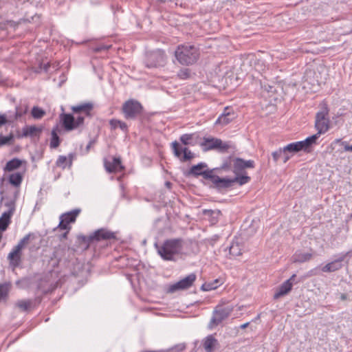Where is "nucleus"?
<instances>
[{"label":"nucleus","mask_w":352,"mask_h":352,"mask_svg":"<svg viewBox=\"0 0 352 352\" xmlns=\"http://www.w3.org/2000/svg\"><path fill=\"white\" fill-rule=\"evenodd\" d=\"M95 144V140H91L89 142V143H88V144L87 145V146H86V150H87V151H89V149H90V148H91V146L93 144Z\"/></svg>","instance_id":"5fc2aeb1"},{"label":"nucleus","mask_w":352,"mask_h":352,"mask_svg":"<svg viewBox=\"0 0 352 352\" xmlns=\"http://www.w3.org/2000/svg\"><path fill=\"white\" fill-rule=\"evenodd\" d=\"M157 1L161 3H164L166 2L168 0H157Z\"/></svg>","instance_id":"e2e57ef3"},{"label":"nucleus","mask_w":352,"mask_h":352,"mask_svg":"<svg viewBox=\"0 0 352 352\" xmlns=\"http://www.w3.org/2000/svg\"><path fill=\"white\" fill-rule=\"evenodd\" d=\"M166 63V56L164 51L162 50L147 53L144 60V65L148 69L164 67Z\"/></svg>","instance_id":"423d86ee"},{"label":"nucleus","mask_w":352,"mask_h":352,"mask_svg":"<svg viewBox=\"0 0 352 352\" xmlns=\"http://www.w3.org/2000/svg\"><path fill=\"white\" fill-rule=\"evenodd\" d=\"M57 228H59L60 230H70L72 229V227L69 225V223H67L65 221L64 219H63L60 216V222H59V224L57 226Z\"/></svg>","instance_id":"a18cd8bd"},{"label":"nucleus","mask_w":352,"mask_h":352,"mask_svg":"<svg viewBox=\"0 0 352 352\" xmlns=\"http://www.w3.org/2000/svg\"><path fill=\"white\" fill-rule=\"evenodd\" d=\"M235 175V177L234 178H221L219 177L216 189L218 190L228 189L232 187L234 183H238L240 186H242L248 183L251 180L250 177L242 175V173Z\"/></svg>","instance_id":"6e6552de"},{"label":"nucleus","mask_w":352,"mask_h":352,"mask_svg":"<svg viewBox=\"0 0 352 352\" xmlns=\"http://www.w3.org/2000/svg\"><path fill=\"white\" fill-rule=\"evenodd\" d=\"M94 241L115 239L116 233L106 228H100L92 233Z\"/></svg>","instance_id":"dca6fc26"},{"label":"nucleus","mask_w":352,"mask_h":352,"mask_svg":"<svg viewBox=\"0 0 352 352\" xmlns=\"http://www.w3.org/2000/svg\"><path fill=\"white\" fill-rule=\"evenodd\" d=\"M14 140V137L12 133L7 136H4L2 134H0V147H2L6 145H11L13 144Z\"/></svg>","instance_id":"4c0bfd02"},{"label":"nucleus","mask_w":352,"mask_h":352,"mask_svg":"<svg viewBox=\"0 0 352 352\" xmlns=\"http://www.w3.org/2000/svg\"><path fill=\"white\" fill-rule=\"evenodd\" d=\"M292 289V283H289V280L283 282L276 292L274 294V299H278L280 297L287 294Z\"/></svg>","instance_id":"393cba45"},{"label":"nucleus","mask_w":352,"mask_h":352,"mask_svg":"<svg viewBox=\"0 0 352 352\" xmlns=\"http://www.w3.org/2000/svg\"><path fill=\"white\" fill-rule=\"evenodd\" d=\"M103 48H104V47L98 48V49H96V51H97V52H100V51H101V50H102V49H103Z\"/></svg>","instance_id":"69168bd1"},{"label":"nucleus","mask_w":352,"mask_h":352,"mask_svg":"<svg viewBox=\"0 0 352 352\" xmlns=\"http://www.w3.org/2000/svg\"><path fill=\"white\" fill-rule=\"evenodd\" d=\"M2 77H3L2 73L0 72V85H1L4 84V81L2 80Z\"/></svg>","instance_id":"680f3d73"},{"label":"nucleus","mask_w":352,"mask_h":352,"mask_svg":"<svg viewBox=\"0 0 352 352\" xmlns=\"http://www.w3.org/2000/svg\"><path fill=\"white\" fill-rule=\"evenodd\" d=\"M218 345L219 342L214 338V335L208 336L203 342V346L206 352H213Z\"/></svg>","instance_id":"5701e85b"},{"label":"nucleus","mask_w":352,"mask_h":352,"mask_svg":"<svg viewBox=\"0 0 352 352\" xmlns=\"http://www.w3.org/2000/svg\"><path fill=\"white\" fill-rule=\"evenodd\" d=\"M233 311L231 307H223L217 306L212 312V317L208 324V329H212L219 325L223 320L230 316Z\"/></svg>","instance_id":"1a4fd4ad"},{"label":"nucleus","mask_w":352,"mask_h":352,"mask_svg":"<svg viewBox=\"0 0 352 352\" xmlns=\"http://www.w3.org/2000/svg\"><path fill=\"white\" fill-rule=\"evenodd\" d=\"M70 230H65V232L64 233H63L60 236V240H63V239H67V235L69 234Z\"/></svg>","instance_id":"4d7b16f0"},{"label":"nucleus","mask_w":352,"mask_h":352,"mask_svg":"<svg viewBox=\"0 0 352 352\" xmlns=\"http://www.w3.org/2000/svg\"><path fill=\"white\" fill-rule=\"evenodd\" d=\"M305 151V147L302 145L301 141L295 142L287 144L283 148L272 153V156L274 162L277 163L279 160V156L283 155V163H287L292 156L299 151Z\"/></svg>","instance_id":"20e7f679"},{"label":"nucleus","mask_w":352,"mask_h":352,"mask_svg":"<svg viewBox=\"0 0 352 352\" xmlns=\"http://www.w3.org/2000/svg\"><path fill=\"white\" fill-rule=\"evenodd\" d=\"M144 111L142 104L134 99L125 101L122 107V112L126 120H135L141 116Z\"/></svg>","instance_id":"39448f33"},{"label":"nucleus","mask_w":352,"mask_h":352,"mask_svg":"<svg viewBox=\"0 0 352 352\" xmlns=\"http://www.w3.org/2000/svg\"><path fill=\"white\" fill-rule=\"evenodd\" d=\"M341 145L343 146L344 151L352 152V144L350 145L347 142L344 141L341 142Z\"/></svg>","instance_id":"3c124183"},{"label":"nucleus","mask_w":352,"mask_h":352,"mask_svg":"<svg viewBox=\"0 0 352 352\" xmlns=\"http://www.w3.org/2000/svg\"><path fill=\"white\" fill-rule=\"evenodd\" d=\"M104 166L106 170L109 173L122 172L124 170V166L122 164L120 157H113L112 161L104 160Z\"/></svg>","instance_id":"4468645a"},{"label":"nucleus","mask_w":352,"mask_h":352,"mask_svg":"<svg viewBox=\"0 0 352 352\" xmlns=\"http://www.w3.org/2000/svg\"><path fill=\"white\" fill-rule=\"evenodd\" d=\"M23 178V173L20 172H16L12 173L10 175L8 178L9 183L15 187H19L21 186Z\"/></svg>","instance_id":"7c9ffc66"},{"label":"nucleus","mask_w":352,"mask_h":352,"mask_svg":"<svg viewBox=\"0 0 352 352\" xmlns=\"http://www.w3.org/2000/svg\"><path fill=\"white\" fill-rule=\"evenodd\" d=\"M230 254L234 256L241 254V250L238 244L232 243L229 248Z\"/></svg>","instance_id":"37998d69"},{"label":"nucleus","mask_w":352,"mask_h":352,"mask_svg":"<svg viewBox=\"0 0 352 352\" xmlns=\"http://www.w3.org/2000/svg\"><path fill=\"white\" fill-rule=\"evenodd\" d=\"M182 239H170L164 241L162 245L155 244L157 253L164 261H175V256L182 250Z\"/></svg>","instance_id":"f257e3e1"},{"label":"nucleus","mask_w":352,"mask_h":352,"mask_svg":"<svg viewBox=\"0 0 352 352\" xmlns=\"http://www.w3.org/2000/svg\"><path fill=\"white\" fill-rule=\"evenodd\" d=\"M177 76L180 79H187L190 76V70L188 69H182L177 73Z\"/></svg>","instance_id":"49530a36"},{"label":"nucleus","mask_w":352,"mask_h":352,"mask_svg":"<svg viewBox=\"0 0 352 352\" xmlns=\"http://www.w3.org/2000/svg\"><path fill=\"white\" fill-rule=\"evenodd\" d=\"M347 254L348 253L342 254L339 258L326 264L322 267V271L323 272H333L339 270L342 267V262L344 260Z\"/></svg>","instance_id":"a211bd4d"},{"label":"nucleus","mask_w":352,"mask_h":352,"mask_svg":"<svg viewBox=\"0 0 352 352\" xmlns=\"http://www.w3.org/2000/svg\"><path fill=\"white\" fill-rule=\"evenodd\" d=\"M10 122H12L11 116L8 117L6 114H0V127Z\"/></svg>","instance_id":"de8ad7c7"},{"label":"nucleus","mask_w":352,"mask_h":352,"mask_svg":"<svg viewBox=\"0 0 352 352\" xmlns=\"http://www.w3.org/2000/svg\"><path fill=\"white\" fill-rule=\"evenodd\" d=\"M34 237V234L29 233L26 234L23 238H22L20 241L18 243V244L16 245L18 248H20L21 250H22L24 246L28 243L31 237Z\"/></svg>","instance_id":"79ce46f5"},{"label":"nucleus","mask_w":352,"mask_h":352,"mask_svg":"<svg viewBox=\"0 0 352 352\" xmlns=\"http://www.w3.org/2000/svg\"><path fill=\"white\" fill-rule=\"evenodd\" d=\"M8 260L10 265L13 268L19 267L21 262V250L20 248L14 246L8 256Z\"/></svg>","instance_id":"aec40b11"},{"label":"nucleus","mask_w":352,"mask_h":352,"mask_svg":"<svg viewBox=\"0 0 352 352\" xmlns=\"http://www.w3.org/2000/svg\"><path fill=\"white\" fill-rule=\"evenodd\" d=\"M6 206L9 207V210L4 212L0 217V231L1 232H4L7 230L8 226L11 223V217L15 210L14 202L8 203L6 204Z\"/></svg>","instance_id":"ddd939ff"},{"label":"nucleus","mask_w":352,"mask_h":352,"mask_svg":"<svg viewBox=\"0 0 352 352\" xmlns=\"http://www.w3.org/2000/svg\"><path fill=\"white\" fill-rule=\"evenodd\" d=\"M166 185L169 186V185H170V183L168 182H166Z\"/></svg>","instance_id":"338daca9"},{"label":"nucleus","mask_w":352,"mask_h":352,"mask_svg":"<svg viewBox=\"0 0 352 352\" xmlns=\"http://www.w3.org/2000/svg\"><path fill=\"white\" fill-rule=\"evenodd\" d=\"M203 214L210 218V221L212 224H215L218 221L221 212L219 210H204Z\"/></svg>","instance_id":"72a5a7b5"},{"label":"nucleus","mask_w":352,"mask_h":352,"mask_svg":"<svg viewBox=\"0 0 352 352\" xmlns=\"http://www.w3.org/2000/svg\"><path fill=\"white\" fill-rule=\"evenodd\" d=\"M280 159L283 161V155H280L279 156V160H280Z\"/></svg>","instance_id":"0e129e2a"},{"label":"nucleus","mask_w":352,"mask_h":352,"mask_svg":"<svg viewBox=\"0 0 352 352\" xmlns=\"http://www.w3.org/2000/svg\"><path fill=\"white\" fill-rule=\"evenodd\" d=\"M235 118V113L233 110L229 107H226L223 113L219 116L215 122V124L226 125Z\"/></svg>","instance_id":"f3484780"},{"label":"nucleus","mask_w":352,"mask_h":352,"mask_svg":"<svg viewBox=\"0 0 352 352\" xmlns=\"http://www.w3.org/2000/svg\"><path fill=\"white\" fill-rule=\"evenodd\" d=\"M321 134L317 133L307 138L305 140L301 141L303 146L305 147V151H307L309 148L313 145L316 144L318 139Z\"/></svg>","instance_id":"2f4dec72"},{"label":"nucleus","mask_w":352,"mask_h":352,"mask_svg":"<svg viewBox=\"0 0 352 352\" xmlns=\"http://www.w3.org/2000/svg\"><path fill=\"white\" fill-rule=\"evenodd\" d=\"M340 299L342 300H346L347 299V294H341Z\"/></svg>","instance_id":"13d9d810"},{"label":"nucleus","mask_w":352,"mask_h":352,"mask_svg":"<svg viewBox=\"0 0 352 352\" xmlns=\"http://www.w3.org/2000/svg\"><path fill=\"white\" fill-rule=\"evenodd\" d=\"M81 210L80 208L74 209L69 212L63 213L60 215V217L64 219L65 221L67 223H72L76 221L77 217L80 213Z\"/></svg>","instance_id":"cd10ccee"},{"label":"nucleus","mask_w":352,"mask_h":352,"mask_svg":"<svg viewBox=\"0 0 352 352\" xmlns=\"http://www.w3.org/2000/svg\"><path fill=\"white\" fill-rule=\"evenodd\" d=\"M74 157V153H69L68 155V158H69L68 159V167L69 168H71L72 166V161H73Z\"/></svg>","instance_id":"864d4df0"},{"label":"nucleus","mask_w":352,"mask_h":352,"mask_svg":"<svg viewBox=\"0 0 352 352\" xmlns=\"http://www.w3.org/2000/svg\"><path fill=\"white\" fill-rule=\"evenodd\" d=\"M194 157L193 153L191 152H187V153H184V155H182L181 157H179L182 162H187L190 160H192Z\"/></svg>","instance_id":"09e8293b"},{"label":"nucleus","mask_w":352,"mask_h":352,"mask_svg":"<svg viewBox=\"0 0 352 352\" xmlns=\"http://www.w3.org/2000/svg\"><path fill=\"white\" fill-rule=\"evenodd\" d=\"M221 285L219 279H215L211 282H206L201 285V290L210 291L217 289Z\"/></svg>","instance_id":"e433bc0d"},{"label":"nucleus","mask_w":352,"mask_h":352,"mask_svg":"<svg viewBox=\"0 0 352 352\" xmlns=\"http://www.w3.org/2000/svg\"><path fill=\"white\" fill-rule=\"evenodd\" d=\"M315 127L318 134H324L330 128V120L329 118V108L324 104L322 109L316 113Z\"/></svg>","instance_id":"0eeeda50"},{"label":"nucleus","mask_w":352,"mask_h":352,"mask_svg":"<svg viewBox=\"0 0 352 352\" xmlns=\"http://www.w3.org/2000/svg\"><path fill=\"white\" fill-rule=\"evenodd\" d=\"M195 133H185L180 136L179 140L184 145H194L191 142V140L193 139Z\"/></svg>","instance_id":"ea45409f"},{"label":"nucleus","mask_w":352,"mask_h":352,"mask_svg":"<svg viewBox=\"0 0 352 352\" xmlns=\"http://www.w3.org/2000/svg\"><path fill=\"white\" fill-rule=\"evenodd\" d=\"M249 324H250L249 322H246V323L243 324L242 325H241V329H245L246 327H248Z\"/></svg>","instance_id":"052dcab7"},{"label":"nucleus","mask_w":352,"mask_h":352,"mask_svg":"<svg viewBox=\"0 0 352 352\" xmlns=\"http://www.w3.org/2000/svg\"><path fill=\"white\" fill-rule=\"evenodd\" d=\"M60 120L65 131H69L76 129L75 118L72 114L63 113L60 115Z\"/></svg>","instance_id":"6ab92c4d"},{"label":"nucleus","mask_w":352,"mask_h":352,"mask_svg":"<svg viewBox=\"0 0 352 352\" xmlns=\"http://www.w3.org/2000/svg\"><path fill=\"white\" fill-rule=\"evenodd\" d=\"M312 258V254L309 252H302L300 250L296 251L292 256L294 263H305L309 261Z\"/></svg>","instance_id":"bb28decb"},{"label":"nucleus","mask_w":352,"mask_h":352,"mask_svg":"<svg viewBox=\"0 0 352 352\" xmlns=\"http://www.w3.org/2000/svg\"><path fill=\"white\" fill-rule=\"evenodd\" d=\"M56 165L58 167L65 169L66 166H68L67 157L65 155H60L56 162Z\"/></svg>","instance_id":"a19ab883"},{"label":"nucleus","mask_w":352,"mask_h":352,"mask_svg":"<svg viewBox=\"0 0 352 352\" xmlns=\"http://www.w3.org/2000/svg\"><path fill=\"white\" fill-rule=\"evenodd\" d=\"M54 289V287H52V288H50V289H43V292H44V293H47V292H52V291H53Z\"/></svg>","instance_id":"bf43d9fd"},{"label":"nucleus","mask_w":352,"mask_h":352,"mask_svg":"<svg viewBox=\"0 0 352 352\" xmlns=\"http://www.w3.org/2000/svg\"><path fill=\"white\" fill-rule=\"evenodd\" d=\"M233 172L235 175L241 174L245 168H254L255 163L254 160H245L240 157H235L232 160Z\"/></svg>","instance_id":"f8f14e48"},{"label":"nucleus","mask_w":352,"mask_h":352,"mask_svg":"<svg viewBox=\"0 0 352 352\" xmlns=\"http://www.w3.org/2000/svg\"><path fill=\"white\" fill-rule=\"evenodd\" d=\"M200 146L204 151L219 149L221 152H225L229 148L228 144L223 143L221 139L216 138H204Z\"/></svg>","instance_id":"9d476101"},{"label":"nucleus","mask_w":352,"mask_h":352,"mask_svg":"<svg viewBox=\"0 0 352 352\" xmlns=\"http://www.w3.org/2000/svg\"><path fill=\"white\" fill-rule=\"evenodd\" d=\"M196 275L193 273L190 274L185 278H182L179 281L170 285L168 288V292L170 293H173L178 290L186 289L190 287L193 283L196 280Z\"/></svg>","instance_id":"9b49d317"},{"label":"nucleus","mask_w":352,"mask_h":352,"mask_svg":"<svg viewBox=\"0 0 352 352\" xmlns=\"http://www.w3.org/2000/svg\"><path fill=\"white\" fill-rule=\"evenodd\" d=\"M11 287L12 284L10 282L0 283V303L7 301Z\"/></svg>","instance_id":"c85d7f7f"},{"label":"nucleus","mask_w":352,"mask_h":352,"mask_svg":"<svg viewBox=\"0 0 352 352\" xmlns=\"http://www.w3.org/2000/svg\"><path fill=\"white\" fill-rule=\"evenodd\" d=\"M109 124L111 126V130H115L118 127H119L122 131L124 132H126L128 130L127 124L124 122H122L120 120L111 119L109 121Z\"/></svg>","instance_id":"c9c22d12"},{"label":"nucleus","mask_w":352,"mask_h":352,"mask_svg":"<svg viewBox=\"0 0 352 352\" xmlns=\"http://www.w3.org/2000/svg\"><path fill=\"white\" fill-rule=\"evenodd\" d=\"M171 146L173 153L175 156L177 157H181L182 154L184 155V153H187V152L190 151V150H189L188 148L182 147L181 144L177 141H174L173 142H172Z\"/></svg>","instance_id":"c756f323"},{"label":"nucleus","mask_w":352,"mask_h":352,"mask_svg":"<svg viewBox=\"0 0 352 352\" xmlns=\"http://www.w3.org/2000/svg\"><path fill=\"white\" fill-rule=\"evenodd\" d=\"M28 107L26 104H21L19 106H16L15 108V113L13 116H11L12 121H14L20 118L24 114L28 112Z\"/></svg>","instance_id":"473e14b6"},{"label":"nucleus","mask_w":352,"mask_h":352,"mask_svg":"<svg viewBox=\"0 0 352 352\" xmlns=\"http://www.w3.org/2000/svg\"><path fill=\"white\" fill-rule=\"evenodd\" d=\"M31 114L34 119L38 120L42 118L45 115V111L43 109L35 106L32 108Z\"/></svg>","instance_id":"58836bf2"},{"label":"nucleus","mask_w":352,"mask_h":352,"mask_svg":"<svg viewBox=\"0 0 352 352\" xmlns=\"http://www.w3.org/2000/svg\"><path fill=\"white\" fill-rule=\"evenodd\" d=\"M60 143V139L58 135V126L54 127L51 132L50 148H56Z\"/></svg>","instance_id":"f704fd0d"},{"label":"nucleus","mask_w":352,"mask_h":352,"mask_svg":"<svg viewBox=\"0 0 352 352\" xmlns=\"http://www.w3.org/2000/svg\"><path fill=\"white\" fill-rule=\"evenodd\" d=\"M41 302V299L35 298L28 300H20L16 302V306L22 311H28L31 308H34L36 305Z\"/></svg>","instance_id":"4be33fe9"},{"label":"nucleus","mask_w":352,"mask_h":352,"mask_svg":"<svg viewBox=\"0 0 352 352\" xmlns=\"http://www.w3.org/2000/svg\"><path fill=\"white\" fill-rule=\"evenodd\" d=\"M175 56L178 62L183 65H192L197 62L199 56V50L194 45H178Z\"/></svg>","instance_id":"f03ea898"},{"label":"nucleus","mask_w":352,"mask_h":352,"mask_svg":"<svg viewBox=\"0 0 352 352\" xmlns=\"http://www.w3.org/2000/svg\"><path fill=\"white\" fill-rule=\"evenodd\" d=\"M43 131V126H37L36 125L25 126L22 129V134L18 135L19 138H40Z\"/></svg>","instance_id":"2eb2a0df"},{"label":"nucleus","mask_w":352,"mask_h":352,"mask_svg":"<svg viewBox=\"0 0 352 352\" xmlns=\"http://www.w3.org/2000/svg\"><path fill=\"white\" fill-rule=\"evenodd\" d=\"M296 278V274H293L289 279L287 280H289V283H292V286H293L294 283L295 282V279Z\"/></svg>","instance_id":"6e6d98bb"},{"label":"nucleus","mask_w":352,"mask_h":352,"mask_svg":"<svg viewBox=\"0 0 352 352\" xmlns=\"http://www.w3.org/2000/svg\"><path fill=\"white\" fill-rule=\"evenodd\" d=\"M94 109V104L91 102H85L72 107V110L74 113L83 114L85 116L91 117V112Z\"/></svg>","instance_id":"412c9836"},{"label":"nucleus","mask_w":352,"mask_h":352,"mask_svg":"<svg viewBox=\"0 0 352 352\" xmlns=\"http://www.w3.org/2000/svg\"><path fill=\"white\" fill-rule=\"evenodd\" d=\"M232 160L233 158L232 157L227 158L221 165L220 169L229 170L232 166V164L233 165Z\"/></svg>","instance_id":"c03bdc74"},{"label":"nucleus","mask_w":352,"mask_h":352,"mask_svg":"<svg viewBox=\"0 0 352 352\" xmlns=\"http://www.w3.org/2000/svg\"><path fill=\"white\" fill-rule=\"evenodd\" d=\"M208 164L205 162H200L196 165L191 166L188 171V174L198 177L202 176L204 179L208 180L212 183L210 187L216 188L219 176L214 173V170L218 168H206Z\"/></svg>","instance_id":"7ed1b4c3"},{"label":"nucleus","mask_w":352,"mask_h":352,"mask_svg":"<svg viewBox=\"0 0 352 352\" xmlns=\"http://www.w3.org/2000/svg\"><path fill=\"white\" fill-rule=\"evenodd\" d=\"M23 164H26V162L16 157L13 158L6 163L5 167L3 168V170L5 172L14 171L19 168Z\"/></svg>","instance_id":"a878e982"},{"label":"nucleus","mask_w":352,"mask_h":352,"mask_svg":"<svg viewBox=\"0 0 352 352\" xmlns=\"http://www.w3.org/2000/svg\"><path fill=\"white\" fill-rule=\"evenodd\" d=\"M50 67V64L49 63H47L45 64H41V65H40V68L45 72H47L49 71Z\"/></svg>","instance_id":"603ef678"},{"label":"nucleus","mask_w":352,"mask_h":352,"mask_svg":"<svg viewBox=\"0 0 352 352\" xmlns=\"http://www.w3.org/2000/svg\"><path fill=\"white\" fill-rule=\"evenodd\" d=\"M41 283H40V284L38 285V288H39V289H41Z\"/></svg>","instance_id":"774afa93"},{"label":"nucleus","mask_w":352,"mask_h":352,"mask_svg":"<svg viewBox=\"0 0 352 352\" xmlns=\"http://www.w3.org/2000/svg\"><path fill=\"white\" fill-rule=\"evenodd\" d=\"M84 120H85V115L84 116L79 115L78 116H77V118H75L76 129L78 126H79L80 125H82L84 123Z\"/></svg>","instance_id":"8fccbe9b"},{"label":"nucleus","mask_w":352,"mask_h":352,"mask_svg":"<svg viewBox=\"0 0 352 352\" xmlns=\"http://www.w3.org/2000/svg\"><path fill=\"white\" fill-rule=\"evenodd\" d=\"M93 242L92 234L89 236L79 234L76 238V243L78 244V247L84 250H87Z\"/></svg>","instance_id":"b1692460"}]
</instances>
